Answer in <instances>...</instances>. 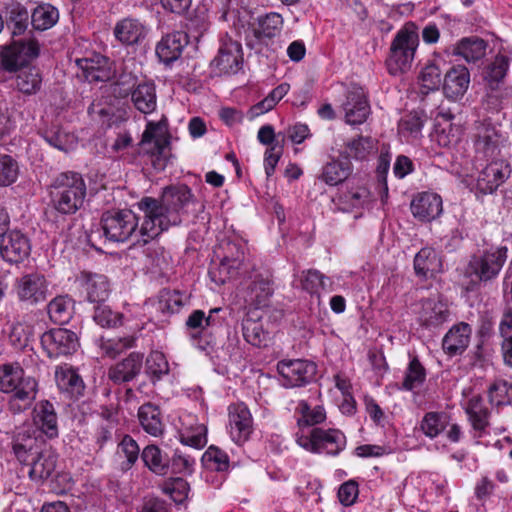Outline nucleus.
<instances>
[{
	"label": "nucleus",
	"mask_w": 512,
	"mask_h": 512,
	"mask_svg": "<svg viewBox=\"0 0 512 512\" xmlns=\"http://www.w3.org/2000/svg\"><path fill=\"white\" fill-rule=\"evenodd\" d=\"M446 61L439 55L434 56L422 68L419 76L421 87L425 92L437 90L442 83V70Z\"/></svg>",
	"instance_id": "obj_30"
},
{
	"label": "nucleus",
	"mask_w": 512,
	"mask_h": 512,
	"mask_svg": "<svg viewBox=\"0 0 512 512\" xmlns=\"http://www.w3.org/2000/svg\"><path fill=\"white\" fill-rule=\"evenodd\" d=\"M469 85V70L464 65H455L444 75L442 90L446 98L457 101L465 95Z\"/></svg>",
	"instance_id": "obj_18"
},
{
	"label": "nucleus",
	"mask_w": 512,
	"mask_h": 512,
	"mask_svg": "<svg viewBox=\"0 0 512 512\" xmlns=\"http://www.w3.org/2000/svg\"><path fill=\"white\" fill-rule=\"evenodd\" d=\"M141 457L151 471L160 475L166 474L168 461L162 456L161 450L157 446H146L142 451Z\"/></svg>",
	"instance_id": "obj_51"
},
{
	"label": "nucleus",
	"mask_w": 512,
	"mask_h": 512,
	"mask_svg": "<svg viewBox=\"0 0 512 512\" xmlns=\"http://www.w3.org/2000/svg\"><path fill=\"white\" fill-rule=\"evenodd\" d=\"M242 332L245 340L253 346L266 347L270 343V333L264 329L260 312L257 310L247 313L242 322Z\"/></svg>",
	"instance_id": "obj_23"
},
{
	"label": "nucleus",
	"mask_w": 512,
	"mask_h": 512,
	"mask_svg": "<svg viewBox=\"0 0 512 512\" xmlns=\"http://www.w3.org/2000/svg\"><path fill=\"white\" fill-rule=\"evenodd\" d=\"M472 328L465 322L453 325L442 340V347L446 354L455 356L462 354L470 343Z\"/></svg>",
	"instance_id": "obj_22"
},
{
	"label": "nucleus",
	"mask_w": 512,
	"mask_h": 512,
	"mask_svg": "<svg viewBox=\"0 0 512 512\" xmlns=\"http://www.w3.org/2000/svg\"><path fill=\"white\" fill-rule=\"evenodd\" d=\"M414 270L417 276L432 278L442 270V261L432 247H423L414 257Z\"/></svg>",
	"instance_id": "obj_27"
},
{
	"label": "nucleus",
	"mask_w": 512,
	"mask_h": 512,
	"mask_svg": "<svg viewBox=\"0 0 512 512\" xmlns=\"http://www.w3.org/2000/svg\"><path fill=\"white\" fill-rule=\"evenodd\" d=\"M97 345L102 355L107 357H115L125 348H128L132 345V339H109L101 337L97 341Z\"/></svg>",
	"instance_id": "obj_59"
},
{
	"label": "nucleus",
	"mask_w": 512,
	"mask_h": 512,
	"mask_svg": "<svg viewBox=\"0 0 512 512\" xmlns=\"http://www.w3.org/2000/svg\"><path fill=\"white\" fill-rule=\"evenodd\" d=\"M180 432V441L182 444L202 449L207 444V427L204 424L188 423Z\"/></svg>",
	"instance_id": "obj_45"
},
{
	"label": "nucleus",
	"mask_w": 512,
	"mask_h": 512,
	"mask_svg": "<svg viewBox=\"0 0 512 512\" xmlns=\"http://www.w3.org/2000/svg\"><path fill=\"white\" fill-rule=\"evenodd\" d=\"M8 28L13 36L21 35L27 29L28 11L16 1H10L5 6Z\"/></svg>",
	"instance_id": "obj_37"
},
{
	"label": "nucleus",
	"mask_w": 512,
	"mask_h": 512,
	"mask_svg": "<svg viewBox=\"0 0 512 512\" xmlns=\"http://www.w3.org/2000/svg\"><path fill=\"white\" fill-rule=\"evenodd\" d=\"M42 78L35 67L21 70L16 78V87L24 94H35L40 90Z\"/></svg>",
	"instance_id": "obj_47"
},
{
	"label": "nucleus",
	"mask_w": 512,
	"mask_h": 512,
	"mask_svg": "<svg viewBox=\"0 0 512 512\" xmlns=\"http://www.w3.org/2000/svg\"><path fill=\"white\" fill-rule=\"evenodd\" d=\"M313 437L318 439L319 448L328 444H336L335 452L342 448L345 440L343 433L333 429L325 431L320 428H313Z\"/></svg>",
	"instance_id": "obj_62"
},
{
	"label": "nucleus",
	"mask_w": 512,
	"mask_h": 512,
	"mask_svg": "<svg viewBox=\"0 0 512 512\" xmlns=\"http://www.w3.org/2000/svg\"><path fill=\"white\" fill-rule=\"evenodd\" d=\"M344 121L350 126L363 124L371 113L366 93L362 87L352 86L341 104Z\"/></svg>",
	"instance_id": "obj_11"
},
{
	"label": "nucleus",
	"mask_w": 512,
	"mask_h": 512,
	"mask_svg": "<svg viewBox=\"0 0 512 512\" xmlns=\"http://www.w3.org/2000/svg\"><path fill=\"white\" fill-rule=\"evenodd\" d=\"M43 435L49 438L58 435L56 418H31L25 422L13 444L14 453L21 463L31 464L32 458L39 452V446L44 442Z\"/></svg>",
	"instance_id": "obj_3"
},
{
	"label": "nucleus",
	"mask_w": 512,
	"mask_h": 512,
	"mask_svg": "<svg viewBox=\"0 0 512 512\" xmlns=\"http://www.w3.org/2000/svg\"><path fill=\"white\" fill-rule=\"evenodd\" d=\"M33 334L32 324L25 319H19L11 324L8 337L14 347L23 348L28 344Z\"/></svg>",
	"instance_id": "obj_46"
},
{
	"label": "nucleus",
	"mask_w": 512,
	"mask_h": 512,
	"mask_svg": "<svg viewBox=\"0 0 512 512\" xmlns=\"http://www.w3.org/2000/svg\"><path fill=\"white\" fill-rule=\"evenodd\" d=\"M507 253L506 246H492L471 257L467 273L474 275L479 281L492 280L502 270L507 259Z\"/></svg>",
	"instance_id": "obj_6"
},
{
	"label": "nucleus",
	"mask_w": 512,
	"mask_h": 512,
	"mask_svg": "<svg viewBox=\"0 0 512 512\" xmlns=\"http://www.w3.org/2000/svg\"><path fill=\"white\" fill-rule=\"evenodd\" d=\"M29 476L31 479L48 478L56 467V457L49 450H39L38 454L32 458L29 465Z\"/></svg>",
	"instance_id": "obj_36"
},
{
	"label": "nucleus",
	"mask_w": 512,
	"mask_h": 512,
	"mask_svg": "<svg viewBox=\"0 0 512 512\" xmlns=\"http://www.w3.org/2000/svg\"><path fill=\"white\" fill-rule=\"evenodd\" d=\"M452 119L453 115L448 111H440L435 116L432 138L441 147H453L462 137V127L454 125Z\"/></svg>",
	"instance_id": "obj_17"
},
{
	"label": "nucleus",
	"mask_w": 512,
	"mask_h": 512,
	"mask_svg": "<svg viewBox=\"0 0 512 512\" xmlns=\"http://www.w3.org/2000/svg\"><path fill=\"white\" fill-rule=\"evenodd\" d=\"M37 382L32 377H25L24 370L18 363L0 364V391L14 393L16 400H27L34 396Z\"/></svg>",
	"instance_id": "obj_7"
},
{
	"label": "nucleus",
	"mask_w": 512,
	"mask_h": 512,
	"mask_svg": "<svg viewBox=\"0 0 512 512\" xmlns=\"http://www.w3.org/2000/svg\"><path fill=\"white\" fill-rule=\"evenodd\" d=\"M86 197V184L82 176L75 172L59 175L50 189L52 207L61 214H74Z\"/></svg>",
	"instance_id": "obj_4"
},
{
	"label": "nucleus",
	"mask_w": 512,
	"mask_h": 512,
	"mask_svg": "<svg viewBox=\"0 0 512 512\" xmlns=\"http://www.w3.org/2000/svg\"><path fill=\"white\" fill-rule=\"evenodd\" d=\"M425 122L426 116L420 111H413L402 117L398 124V134L401 140L413 143L420 139Z\"/></svg>",
	"instance_id": "obj_28"
},
{
	"label": "nucleus",
	"mask_w": 512,
	"mask_h": 512,
	"mask_svg": "<svg viewBox=\"0 0 512 512\" xmlns=\"http://www.w3.org/2000/svg\"><path fill=\"white\" fill-rule=\"evenodd\" d=\"M508 64L504 59H496L487 69L485 80L491 89L498 88L507 74Z\"/></svg>",
	"instance_id": "obj_61"
},
{
	"label": "nucleus",
	"mask_w": 512,
	"mask_h": 512,
	"mask_svg": "<svg viewBox=\"0 0 512 512\" xmlns=\"http://www.w3.org/2000/svg\"><path fill=\"white\" fill-rule=\"evenodd\" d=\"M114 35L122 44L133 45L145 37L146 28L136 19L125 18L115 25Z\"/></svg>",
	"instance_id": "obj_31"
},
{
	"label": "nucleus",
	"mask_w": 512,
	"mask_h": 512,
	"mask_svg": "<svg viewBox=\"0 0 512 512\" xmlns=\"http://www.w3.org/2000/svg\"><path fill=\"white\" fill-rule=\"evenodd\" d=\"M95 322L102 327H115L121 323V315L112 311L108 306L99 305L93 316Z\"/></svg>",
	"instance_id": "obj_64"
},
{
	"label": "nucleus",
	"mask_w": 512,
	"mask_h": 512,
	"mask_svg": "<svg viewBox=\"0 0 512 512\" xmlns=\"http://www.w3.org/2000/svg\"><path fill=\"white\" fill-rule=\"evenodd\" d=\"M188 44L187 35L183 32H173L162 37L156 46V54L160 61L169 64L176 61Z\"/></svg>",
	"instance_id": "obj_25"
},
{
	"label": "nucleus",
	"mask_w": 512,
	"mask_h": 512,
	"mask_svg": "<svg viewBox=\"0 0 512 512\" xmlns=\"http://www.w3.org/2000/svg\"><path fill=\"white\" fill-rule=\"evenodd\" d=\"M143 357L139 353H131L123 361L115 364L109 370V378L117 383L128 382L139 374Z\"/></svg>",
	"instance_id": "obj_29"
},
{
	"label": "nucleus",
	"mask_w": 512,
	"mask_h": 512,
	"mask_svg": "<svg viewBox=\"0 0 512 512\" xmlns=\"http://www.w3.org/2000/svg\"><path fill=\"white\" fill-rule=\"evenodd\" d=\"M41 345L50 358L71 355L79 348L77 334L66 328H56L41 336Z\"/></svg>",
	"instance_id": "obj_10"
},
{
	"label": "nucleus",
	"mask_w": 512,
	"mask_h": 512,
	"mask_svg": "<svg viewBox=\"0 0 512 512\" xmlns=\"http://www.w3.org/2000/svg\"><path fill=\"white\" fill-rule=\"evenodd\" d=\"M31 244L28 237L19 230H11L2 235L0 255L11 264L24 261L30 254Z\"/></svg>",
	"instance_id": "obj_14"
},
{
	"label": "nucleus",
	"mask_w": 512,
	"mask_h": 512,
	"mask_svg": "<svg viewBox=\"0 0 512 512\" xmlns=\"http://www.w3.org/2000/svg\"><path fill=\"white\" fill-rule=\"evenodd\" d=\"M50 283L45 275L32 272L17 278L13 285V292L20 302L28 305H37L44 302L49 295Z\"/></svg>",
	"instance_id": "obj_8"
},
{
	"label": "nucleus",
	"mask_w": 512,
	"mask_h": 512,
	"mask_svg": "<svg viewBox=\"0 0 512 512\" xmlns=\"http://www.w3.org/2000/svg\"><path fill=\"white\" fill-rule=\"evenodd\" d=\"M319 418H299L298 419V426L300 428L301 433L297 434V443L305 448L306 450L312 451V452H318L319 451V444L318 439H314L313 437V429L305 432V429H308L316 424H319L321 421L318 420Z\"/></svg>",
	"instance_id": "obj_49"
},
{
	"label": "nucleus",
	"mask_w": 512,
	"mask_h": 512,
	"mask_svg": "<svg viewBox=\"0 0 512 512\" xmlns=\"http://www.w3.org/2000/svg\"><path fill=\"white\" fill-rule=\"evenodd\" d=\"M169 138L167 120L162 117L157 122L149 121L147 123L141 142L143 144H154V149L151 151L153 155L165 156Z\"/></svg>",
	"instance_id": "obj_26"
},
{
	"label": "nucleus",
	"mask_w": 512,
	"mask_h": 512,
	"mask_svg": "<svg viewBox=\"0 0 512 512\" xmlns=\"http://www.w3.org/2000/svg\"><path fill=\"white\" fill-rule=\"evenodd\" d=\"M372 201L370 190L365 185L349 183L346 189L341 191L334 203L342 212H353L355 210L368 208Z\"/></svg>",
	"instance_id": "obj_16"
},
{
	"label": "nucleus",
	"mask_w": 512,
	"mask_h": 512,
	"mask_svg": "<svg viewBox=\"0 0 512 512\" xmlns=\"http://www.w3.org/2000/svg\"><path fill=\"white\" fill-rule=\"evenodd\" d=\"M277 371L281 384L292 388L308 383L316 373V365L302 359L282 360L277 364Z\"/></svg>",
	"instance_id": "obj_13"
},
{
	"label": "nucleus",
	"mask_w": 512,
	"mask_h": 512,
	"mask_svg": "<svg viewBox=\"0 0 512 512\" xmlns=\"http://www.w3.org/2000/svg\"><path fill=\"white\" fill-rule=\"evenodd\" d=\"M218 311H220L219 308L211 309L208 316H206L201 310L193 311L186 321L187 328L195 330L196 333L203 331L205 328L213 324L212 314L217 313Z\"/></svg>",
	"instance_id": "obj_63"
},
{
	"label": "nucleus",
	"mask_w": 512,
	"mask_h": 512,
	"mask_svg": "<svg viewBox=\"0 0 512 512\" xmlns=\"http://www.w3.org/2000/svg\"><path fill=\"white\" fill-rule=\"evenodd\" d=\"M79 285L86 292L90 302H104L110 293V285L106 276L82 272L77 278Z\"/></svg>",
	"instance_id": "obj_24"
},
{
	"label": "nucleus",
	"mask_w": 512,
	"mask_h": 512,
	"mask_svg": "<svg viewBox=\"0 0 512 512\" xmlns=\"http://www.w3.org/2000/svg\"><path fill=\"white\" fill-rule=\"evenodd\" d=\"M500 135L494 127L483 126L475 142L478 157L492 159L477 176H468L464 181L472 190L481 194L493 193L510 174L509 165L502 159H496L499 153Z\"/></svg>",
	"instance_id": "obj_2"
},
{
	"label": "nucleus",
	"mask_w": 512,
	"mask_h": 512,
	"mask_svg": "<svg viewBox=\"0 0 512 512\" xmlns=\"http://www.w3.org/2000/svg\"><path fill=\"white\" fill-rule=\"evenodd\" d=\"M415 53L408 50H402L399 46L392 43L390 56L387 59V69L391 75H398L407 71L414 60Z\"/></svg>",
	"instance_id": "obj_42"
},
{
	"label": "nucleus",
	"mask_w": 512,
	"mask_h": 512,
	"mask_svg": "<svg viewBox=\"0 0 512 512\" xmlns=\"http://www.w3.org/2000/svg\"><path fill=\"white\" fill-rule=\"evenodd\" d=\"M351 172L352 166L347 159H333L323 167L322 179L326 184L334 186L346 180Z\"/></svg>",
	"instance_id": "obj_39"
},
{
	"label": "nucleus",
	"mask_w": 512,
	"mask_h": 512,
	"mask_svg": "<svg viewBox=\"0 0 512 512\" xmlns=\"http://www.w3.org/2000/svg\"><path fill=\"white\" fill-rule=\"evenodd\" d=\"M55 381L58 388L72 398L82 395L84 391L83 380L71 367H58L55 371Z\"/></svg>",
	"instance_id": "obj_32"
},
{
	"label": "nucleus",
	"mask_w": 512,
	"mask_h": 512,
	"mask_svg": "<svg viewBox=\"0 0 512 512\" xmlns=\"http://www.w3.org/2000/svg\"><path fill=\"white\" fill-rule=\"evenodd\" d=\"M252 432V418H234L230 422V435L238 444L245 442Z\"/></svg>",
	"instance_id": "obj_60"
},
{
	"label": "nucleus",
	"mask_w": 512,
	"mask_h": 512,
	"mask_svg": "<svg viewBox=\"0 0 512 512\" xmlns=\"http://www.w3.org/2000/svg\"><path fill=\"white\" fill-rule=\"evenodd\" d=\"M242 59L241 44L225 36L220 41L218 54L211 65L219 73H235L240 69Z\"/></svg>",
	"instance_id": "obj_15"
},
{
	"label": "nucleus",
	"mask_w": 512,
	"mask_h": 512,
	"mask_svg": "<svg viewBox=\"0 0 512 512\" xmlns=\"http://www.w3.org/2000/svg\"><path fill=\"white\" fill-rule=\"evenodd\" d=\"M486 43L478 37L463 38L456 45L454 53L467 62H475L485 56Z\"/></svg>",
	"instance_id": "obj_41"
},
{
	"label": "nucleus",
	"mask_w": 512,
	"mask_h": 512,
	"mask_svg": "<svg viewBox=\"0 0 512 512\" xmlns=\"http://www.w3.org/2000/svg\"><path fill=\"white\" fill-rule=\"evenodd\" d=\"M102 230L105 238L113 242H124L134 239L136 243L146 244L140 234L139 219L131 210L107 212L103 215Z\"/></svg>",
	"instance_id": "obj_5"
},
{
	"label": "nucleus",
	"mask_w": 512,
	"mask_h": 512,
	"mask_svg": "<svg viewBox=\"0 0 512 512\" xmlns=\"http://www.w3.org/2000/svg\"><path fill=\"white\" fill-rule=\"evenodd\" d=\"M425 377V369L419 360L416 357L412 358L405 373L402 389L407 391L418 389L423 384Z\"/></svg>",
	"instance_id": "obj_50"
},
{
	"label": "nucleus",
	"mask_w": 512,
	"mask_h": 512,
	"mask_svg": "<svg viewBox=\"0 0 512 512\" xmlns=\"http://www.w3.org/2000/svg\"><path fill=\"white\" fill-rule=\"evenodd\" d=\"M147 373L159 379L169 372V364L165 355L160 351H152L146 359Z\"/></svg>",
	"instance_id": "obj_57"
},
{
	"label": "nucleus",
	"mask_w": 512,
	"mask_h": 512,
	"mask_svg": "<svg viewBox=\"0 0 512 512\" xmlns=\"http://www.w3.org/2000/svg\"><path fill=\"white\" fill-rule=\"evenodd\" d=\"M239 258H234L230 260L229 257H224L219 264H213L208 271V276L212 283L215 284L216 287L224 284L231 276V269L235 267L236 262Z\"/></svg>",
	"instance_id": "obj_52"
},
{
	"label": "nucleus",
	"mask_w": 512,
	"mask_h": 512,
	"mask_svg": "<svg viewBox=\"0 0 512 512\" xmlns=\"http://www.w3.org/2000/svg\"><path fill=\"white\" fill-rule=\"evenodd\" d=\"M272 283L268 277L256 275L245 284L243 298L245 302L259 311V308L265 306L272 295Z\"/></svg>",
	"instance_id": "obj_21"
},
{
	"label": "nucleus",
	"mask_w": 512,
	"mask_h": 512,
	"mask_svg": "<svg viewBox=\"0 0 512 512\" xmlns=\"http://www.w3.org/2000/svg\"><path fill=\"white\" fill-rule=\"evenodd\" d=\"M40 46L33 38L14 41L11 45L3 47L0 52V62L6 71H16L39 55Z\"/></svg>",
	"instance_id": "obj_9"
},
{
	"label": "nucleus",
	"mask_w": 512,
	"mask_h": 512,
	"mask_svg": "<svg viewBox=\"0 0 512 512\" xmlns=\"http://www.w3.org/2000/svg\"><path fill=\"white\" fill-rule=\"evenodd\" d=\"M189 489L188 482L180 477L169 479L161 486L163 493L169 495L177 504H181L187 499Z\"/></svg>",
	"instance_id": "obj_53"
},
{
	"label": "nucleus",
	"mask_w": 512,
	"mask_h": 512,
	"mask_svg": "<svg viewBox=\"0 0 512 512\" xmlns=\"http://www.w3.org/2000/svg\"><path fill=\"white\" fill-rule=\"evenodd\" d=\"M282 27V16L276 12H271L258 18L253 32L258 40L265 41L277 36L281 32Z\"/></svg>",
	"instance_id": "obj_34"
},
{
	"label": "nucleus",
	"mask_w": 512,
	"mask_h": 512,
	"mask_svg": "<svg viewBox=\"0 0 512 512\" xmlns=\"http://www.w3.org/2000/svg\"><path fill=\"white\" fill-rule=\"evenodd\" d=\"M19 165L9 155H0V186L13 184L18 179Z\"/></svg>",
	"instance_id": "obj_56"
},
{
	"label": "nucleus",
	"mask_w": 512,
	"mask_h": 512,
	"mask_svg": "<svg viewBox=\"0 0 512 512\" xmlns=\"http://www.w3.org/2000/svg\"><path fill=\"white\" fill-rule=\"evenodd\" d=\"M443 203L440 195L434 192L417 194L411 202L413 216L422 222H430L440 216Z\"/></svg>",
	"instance_id": "obj_19"
},
{
	"label": "nucleus",
	"mask_w": 512,
	"mask_h": 512,
	"mask_svg": "<svg viewBox=\"0 0 512 512\" xmlns=\"http://www.w3.org/2000/svg\"><path fill=\"white\" fill-rule=\"evenodd\" d=\"M296 286L311 295L319 294L325 287V277L317 270L302 271L296 276Z\"/></svg>",
	"instance_id": "obj_48"
},
{
	"label": "nucleus",
	"mask_w": 512,
	"mask_h": 512,
	"mask_svg": "<svg viewBox=\"0 0 512 512\" xmlns=\"http://www.w3.org/2000/svg\"><path fill=\"white\" fill-rule=\"evenodd\" d=\"M76 63L88 82L107 81L114 74L109 59L100 54L77 59Z\"/></svg>",
	"instance_id": "obj_20"
},
{
	"label": "nucleus",
	"mask_w": 512,
	"mask_h": 512,
	"mask_svg": "<svg viewBox=\"0 0 512 512\" xmlns=\"http://www.w3.org/2000/svg\"><path fill=\"white\" fill-rule=\"evenodd\" d=\"M59 19L57 8L51 4H40L32 12L31 21L36 30L44 31L52 28Z\"/></svg>",
	"instance_id": "obj_44"
},
{
	"label": "nucleus",
	"mask_w": 512,
	"mask_h": 512,
	"mask_svg": "<svg viewBox=\"0 0 512 512\" xmlns=\"http://www.w3.org/2000/svg\"><path fill=\"white\" fill-rule=\"evenodd\" d=\"M184 296L178 291H162L157 302V310L163 314L177 312L184 305Z\"/></svg>",
	"instance_id": "obj_55"
},
{
	"label": "nucleus",
	"mask_w": 512,
	"mask_h": 512,
	"mask_svg": "<svg viewBox=\"0 0 512 512\" xmlns=\"http://www.w3.org/2000/svg\"><path fill=\"white\" fill-rule=\"evenodd\" d=\"M290 90L288 83H281L274 88L263 100L253 105L249 109L250 119H254L271 111L280 100H282Z\"/></svg>",
	"instance_id": "obj_40"
},
{
	"label": "nucleus",
	"mask_w": 512,
	"mask_h": 512,
	"mask_svg": "<svg viewBox=\"0 0 512 512\" xmlns=\"http://www.w3.org/2000/svg\"><path fill=\"white\" fill-rule=\"evenodd\" d=\"M74 301L68 296H58L48 304L50 319L57 324L67 323L73 314Z\"/></svg>",
	"instance_id": "obj_43"
},
{
	"label": "nucleus",
	"mask_w": 512,
	"mask_h": 512,
	"mask_svg": "<svg viewBox=\"0 0 512 512\" xmlns=\"http://www.w3.org/2000/svg\"><path fill=\"white\" fill-rule=\"evenodd\" d=\"M417 323L427 329L437 328L448 321V305L440 298H429L416 303L412 309Z\"/></svg>",
	"instance_id": "obj_12"
},
{
	"label": "nucleus",
	"mask_w": 512,
	"mask_h": 512,
	"mask_svg": "<svg viewBox=\"0 0 512 512\" xmlns=\"http://www.w3.org/2000/svg\"><path fill=\"white\" fill-rule=\"evenodd\" d=\"M377 152V142L370 137H358L347 143L341 155L355 160H366Z\"/></svg>",
	"instance_id": "obj_38"
},
{
	"label": "nucleus",
	"mask_w": 512,
	"mask_h": 512,
	"mask_svg": "<svg viewBox=\"0 0 512 512\" xmlns=\"http://www.w3.org/2000/svg\"><path fill=\"white\" fill-rule=\"evenodd\" d=\"M131 99L137 110L144 114L156 108V91L153 83H140L132 91Z\"/></svg>",
	"instance_id": "obj_35"
},
{
	"label": "nucleus",
	"mask_w": 512,
	"mask_h": 512,
	"mask_svg": "<svg viewBox=\"0 0 512 512\" xmlns=\"http://www.w3.org/2000/svg\"><path fill=\"white\" fill-rule=\"evenodd\" d=\"M194 204V195L185 185L165 187L159 199L144 197L138 203L143 213L140 234L144 241L155 239L171 226L179 225Z\"/></svg>",
	"instance_id": "obj_1"
},
{
	"label": "nucleus",
	"mask_w": 512,
	"mask_h": 512,
	"mask_svg": "<svg viewBox=\"0 0 512 512\" xmlns=\"http://www.w3.org/2000/svg\"><path fill=\"white\" fill-rule=\"evenodd\" d=\"M45 141L54 148L69 152L77 147L78 139L74 133L57 125H52L43 132Z\"/></svg>",
	"instance_id": "obj_33"
},
{
	"label": "nucleus",
	"mask_w": 512,
	"mask_h": 512,
	"mask_svg": "<svg viewBox=\"0 0 512 512\" xmlns=\"http://www.w3.org/2000/svg\"><path fill=\"white\" fill-rule=\"evenodd\" d=\"M392 43L402 48V50L409 49L411 52L416 53L417 47L419 45V35L415 25L406 24L397 32Z\"/></svg>",
	"instance_id": "obj_54"
},
{
	"label": "nucleus",
	"mask_w": 512,
	"mask_h": 512,
	"mask_svg": "<svg viewBox=\"0 0 512 512\" xmlns=\"http://www.w3.org/2000/svg\"><path fill=\"white\" fill-rule=\"evenodd\" d=\"M511 395V386L503 380L495 381L488 391L489 401L495 406H501L509 403Z\"/></svg>",
	"instance_id": "obj_58"
}]
</instances>
